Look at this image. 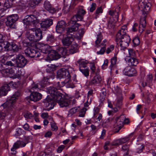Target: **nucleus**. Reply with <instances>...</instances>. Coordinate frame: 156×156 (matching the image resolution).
Instances as JSON below:
<instances>
[{
    "mask_svg": "<svg viewBox=\"0 0 156 156\" xmlns=\"http://www.w3.org/2000/svg\"><path fill=\"white\" fill-rule=\"evenodd\" d=\"M77 22V21L75 20H70L69 22H68V23H66V22L64 20H60L57 23V24L56 26V29H58L59 30V28L62 27L64 28L66 26L70 25L71 24H73V25L75 23H76Z\"/></svg>",
    "mask_w": 156,
    "mask_h": 156,
    "instance_id": "obj_9",
    "label": "nucleus"
},
{
    "mask_svg": "<svg viewBox=\"0 0 156 156\" xmlns=\"http://www.w3.org/2000/svg\"><path fill=\"white\" fill-rule=\"evenodd\" d=\"M79 110V107H76L72 108L69 111V113L71 115L74 114Z\"/></svg>",
    "mask_w": 156,
    "mask_h": 156,
    "instance_id": "obj_46",
    "label": "nucleus"
},
{
    "mask_svg": "<svg viewBox=\"0 0 156 156\" xmlns=\"http://www.w3.org/2000/svg\"><path fill=\"white\" fill-rule=\"evenodd\" d=\"M13 69H3L1 73L2 74L4 75V76H7L9 73L11 74H12L13 73H14V71L12 72H11L12 70Z\"/></svg>",
    "mask_w": 156,
    "mask_h": 156,
    "instance_id": "obj_40",
    "label": "nucleus"
},
{
    "mask_svg": "<svg viewBox=\"0 0 156 156\" xmlns=\"http://www.w3.org/2000/svg\"><path fill=\"white\" fill-rule=\"evenodd\" d=\"M57 77L59 78H64L65 80H66L70 78L71 76L69 72L67 69L62 68L58 71Z\"/></svg>",
    "mask_w": 156,
    "mask_h": 156,
    "instance_id": "obj_6",
    "label": "nucleus"
},
{
    "mask_svg": "<svg viewBox=\"0 0 156 156\" xmlns=\"http://www.w3.org/2000/svg\"><path fill=\"white\" fill-rule=\"evenodd\" d=\"M15 20H7L5 22L6 25L10 28H14L15 27Z\"/></svg>",
    "mask_w": 156,
    "mask_h": 156,
    "instance_id": "obj_35",
    "label": "nucleus"
},
{
    "mask_svg": "<svg viewBox=\"0 0 156 156\" xmlns=\"http://www.w3.org/2000/svg\"><path fill=\"white\" fill-rule=\"evenodd\" d=\"M20 95L19 92H16L11 97L8 98L5 102L1 105L0 108L4 109L5 113L3 112H0V120L4 119L6 115H13L15 109V102Z\"/></svg>",
    "mask_w": 156,
    "mask_h": 156,
    "instance_id": "obj_2",
    "label": "nucleus"
},
{
    "mask_svg": "<svg viewBox=\"0 0 156 156\" xmlns=\"http://www.w3.org/2000/svg\"><path fill=\"white\" fill-rule=\"evenodd\" d=\"M58 52L61 55V56H65L67 54V50L65 48L62 47L59 48L57 49Z\"/></svg>",
    "mask_w": 156,
    "mask_h": 156,
    "instance_id": "obj_29",
    "label": "nucleus"
},
{
    "mask_svg": "<svg viewBox=\"0 0 156 156\" xmlns=\"http://www.w3.org/2000/svg\"><path fill=\"white\" fill-rule=\"evenodd\" d=\"M44 7L45 9L52 14H53L57 11V10L55 9V8L52 6L50 2L47 1H45L44 2Z\"/></svg>",
    "mask_w": 156,
    "mask_h": 156,
    "instance_id": "obj_16",
    "label": "nucleus"
},
{
    "mask_svg": "<svg viewBox=\"0 0 156 156\" xmlns=\"http://www.w3.org/2000/svg\"><path fill=\"white\" fill-rule=\"evenodd\" d=\"M79 27L78 23H75L73 25L69 27L67 30V36L64 38L62 40V42L63 44L65 46H69L71 44L73 41V38L72 34H70V33L77 31Z\"/></svg>",
    "mask_w": 156,
    "mask_h": 156,
    "instance_id": "obj_3",
    "label": "nucleus"
},
{
    "mask_svg": "<svg viewBox=\"0 0 156 156\" xmlns=\"http://www.w3.org/2000/svg\"><path fill=\"white\" fill-rule=\"evenodd\" d=\"M12 2L11 1V2L8 0L5 1L4 3V8L7 9L12 7L13 4L12 3Z\"/></svg>",
    "mask_w": 156,
    "mask_h": 156,
    "instance_id": "obj_44",
    "label": "nucleus"
},
{
    "mask_svg": "<svg viewBox=\"0 0 156 156\" xmlns=\"http://www.w3.org/2000/svg\"><path fill=\"white\" fill-rule=\"evenodd\" d=\"M25 118L26 119H31L33 117V115L30 113H27L24 115Z\"/></svg>",
    "mask_w": 156,
    "mask_h": 156,
    "instance_id": "obj_64",
    "label": "nucleus"
},
{
    "mask_svg": "<svg viewBox=\"0 0 156 156\" xmlns=\"http://www.w3.org/2000/svg\"><path fill=\"white\" fill-rule=\"evenodd\" d=\"M23 128L26 131H30L32 130V128L30 127L28 124L26 123L23 126Z\"/></svg>",
    "mask_w": 156,
    "mask_h": 156,
    "instance_id": "obj_51",
    "label": "nucleus"
},
{
    "mask_svg": "<svg viewBox=\"0 0 156 156\" xmlns=\"http://www.w3.org/2000/svg\"><path fill=\"white\" fill-rule=\"evenodd\" d=\"M53 20H44L41 23V26L42 28H47L53 23Z\"/></svg>",
    "mask_w": 156,
    "mask_h": 156,
    "instance_id": "obj_22",
    "label": "nucleus"
},
{
    "mask_svg": "<svg viewBox=\"0 0 156 156\" xmlns=\"http://www.w3.org/2000/svg\"><path fill=\"white\" fill-rule=\"evenodd\" d=\"M54 66L51 65L47 69H46L47 73H48V75L44 78V80L47 81L48 80L51 78L53 79L54 78V76L53 74V71L54 69V68H53Z\"/></svg>",
    "mask_w": 156,
    "mask_h": 156,
    "instance_id": "obj_12",
    "label": "nucleus"
},
{
    "mask_svg": "<svg viewBox=\"0 0 156 156\" xmlns=\"http://www.w3.org/2000/svg\"><path fill=\"white\" fill-rule=\"evenodd\" d=\"M129 54V58L134 57L135 56V53L132 49H129L128 50Z\"/></svg>",
    "mask_w": 156,
    "mask_h": 156,
    "instance_id": "obj_60",
    "label": "nucleus"
},
{
    "mask_svg": "<svg viewBox=\"0 0 156 156\" xmlns=\"http://www.w3.org/2000/svg\"><path fill=\"white\" fill-rule=\"evenodd\" d=\"M26 36L27 38L30 41H33L34 42H36L37 41L35 40V36L30 34L29 31H27L26 34Z\"/></svg>",
    "mask_w": 156,
    "mask_h": 156,
    "instance_id": "obj_32",
    "label": "nucleus"
},
{
    "mask_svg": "<svg viewBox=\"0 0 156 156\" xmlns=\"http://www.w3.org/2000/svg\"><path fill=\"white\" fill-rule=\"evenodd\" d=\"M30 30L35 32V40L37 41V42L42 39V32L40 29L31 28Z\"/></svg>",
    "mask_w": 156,
    "mask_h": 156,
    "instance_id": "obj_15",
    "label": "nucleus"
},
{
    "mask_svg": "<svg viewBox=\"0 0 156 156\" xmlns=\"http://www.w3.org/2000/svg\"><path fill=\"white\" fill-rule=\"evenodd\" d=\"M119 139H116L113 141L111 143L112 146H119L120 145Z\"/></svg>",
    "mask_w": 156,
    "mask_h": 156,
    "instance_id": "obj_57",
    "label": "nucleus"
},
{
    "mask_svg": "<svg viewBox=\"0 0 156 156\" xmlns=\"http://www.w3.org/2000/svg\"><path fill=\"white\" fill-rule=\"evenodd\" d=\"M49 46L48 45H44L41 46V52L40 53L41 55H43V54H46L48 53L50 51Z\"/></svg>",
    "mask_w": 156,
    "mask_h": 156,
    "instance_id": "obj_24",
    "label": "nucleus"
},
{
    "mask_svg": "<svg viewBox=\"0 0 156 156\" xmlns=\"http://www.w3.org/2000/svg\"><path fill=\"white\" fill-rule=\"evenodd\" d=\"M129 139L128 137H125L123 138L119 139L120 145L126 143L129 140Z\"/></svg>",
    "mask_w": 156,
    "mask_h": 156,
    "instance_id": "obj_53",
    "label": "nucleus"
},
{
    "mask_svg": "<svg viewBox=\"0 0 156 156\" xmlns=\"http://www.w3.org/2000/svg\"><path fill=\"white\" fill-rule=\"evenodd\" d=\"M102 39V36L101 33L97 35V39L95 41L96 45L98 44Z\"/></svg>",
    "mask_w": 156,
    "mask_h": 156,
    "instance_id": "obj_48",
    "label": "nucleus"
},
{
    "mask_svg": "<svg viewBox=\"0 0 156 156\" xmlns=\"http://www.w3.org/2000/svg\"><path fill=\"white\" fill-rule=\"evenodd\" d=\"M86 110L87 109L86 108H83L79 112V116L82 117H84Z\"/></svg>",
    "mask_w": 156,
    "mask_h": 156,
    "instance_id": "obj_49",
    "label": "nucleus"
},
{
    "mask_svg": "<svg viewBox=\"0 0 156 156\" xmlns=\"http://www.w3.org/2000/svg\"><path fill=\"white\" fill-rule=\"evenodd\" d=\"M5 46L4 47L5 49L7 51H12V43L10 44L7 42H5Z\"/></svg>",
    "mask_w": 156,
    "mask_h": 156,
    "instance_id": "obj_39",
    "label": "nucleus"
},
{
    "mask_svg": "<svg viewBox=\"0 0 156 156\" xmlns=\"http://www.w3.org/2000/svg\"><path fill=\"white\" fill-rule=\"evenodd\" d=\"M16 60L17 66L20 68L25 66L27 62V61L25 58L20 54L16 56Z\"/></svg>",
    "mask_w": 156,
    "mask_h": 156,
    "instance_id": "obj_7",
    "label": "nucleus"
},
{
    "mask_svg": "<svg viewBox=\"0 0 156 156\" xmlns=\"http://www.w3.org/2000/svg\"><path fill=\"white\" fill-rule=\"evenodd\" d=\"M138 24L136 23H135L133 25L132 30L133 32H136L138 28Z\"/></svg>",
    "mask_w": 156,
    "mask_h": 156,
    "instance_id": "obj_58",
    "label": "nucleus"
},
{
    "mask_svg": "<svg viewBox=\"0 0 156 156\" xmlns=\"http://www.w3.org/2000/svg\"><path fill=\"white\" fill-rule=\"evenodd\" d=\"M123 74L126 76H135L136 73L135 69L130 66H127L123 70Z\"/></svg>",
    "mask_w": 156,
    "mask_h": 156,
    "instance_id": "obj_11",
    "label": "nucleus"
},
{
    "mask_svg": "<svg viewBox=\"0 0 156 156\" xmlns=\"http://www.w3.org/2000/svg\"><path fill=\"white\" fill-rule=\"evenodd\" d=\"M12 51H17L19 49L18 46L14 43H12Z\"/></svg>",
    "mask_w": 156,
    "mask_h": 156,
    "instance_id": "obj_56",
    "label": "nucleus"
},
{
    "mask_svg": "<svg viewBox=\"0 0 156 156\" xmlns=\"http://www.w3.org/2000/svg\"><path fill=\"white\" fill-rule=\"evenodd\" d=\"M13 82H11L9 84H5L0 88V96H2L6 95L8 91L10 90L9 85L12 84Z\"/></svg>",
    "mask_w": 156,
    "mask_h": 156,
    "instance_id": "obj_13",
    "label": "nucleus"
},
{
    "mask_svg": "<svg viewBox=\"0 0 156 156\" xmlns=\"http://www.w3.org/2000/svg\"><path fill=\"white\" fill-rule=\"evenodd\" d=\"M85 12V11L84 10L80 9L78 12L77 14L73 16V18L82 20L83 18V16Z\"/></svg>",
    "mask_w": 156,
    "mask_h": 156,
    "instance_id": "obj_20",
    "label": "nucleus"
},
{
    "mask_svg": "<svg viewBox=\"0 0 156 156\" xmlns=\"http://www.w3.org/2000/svg\"><path fill=\"white\" fill-rule=\"evenodd\" d=\"M24 132L23 130L21 128H18L16 130V134L17 136H20Z\"/></svg>",
    "mask_w": 156,
    "mask_h": 156,
    "instance_id": "obj_62",
    "label": "nucleus"
},
{
    "mask_svg": "<svg viewBox=\"0 0 156 156\" xmlns=\"http://www.w3.org/2000/svg\"><path fill=\"white\" fill-rule=\"evenodd\" d=\"M48 56L50 60H56L60 58L61 56L60 54L56 51H53L52 52L48 54Z\"/></svg>",
    "mask_w": 156,
    "mask_h": 156,
    "instance_id": "obj_17",
    "label": "nucleus"
},
{
    "mask_svg": "<svg viewBox=\"0 0 156 156\" xmlns=\"http://www.w3.org/2000/svg\"><path fill=\"white\" fill-rule=\"evenodd\" d=\"M41 117L43 119L48 118L50 120H52V118L51 116H48L47 113L43 112L41 114Z\"/></svg>",
    "mask_w": 156,
    "mask_h": 156,
    "instance_id": "obj_52",
    "label": "nucleus"
},
{
    "mask_svg": "<svg viewBox=\"0 0 156 156\" xmlns=\"http://www.w3.org/2000/svg\"><path fill=\"white\" fill-rule=\"evenodd\" d=\"M120 10V7H117L115 9L111 10L109 11V14L113 17L114 19H118L119 18L118 13Z\"/></svg>",
    "mask_w": 156,
    "mask_h": 156,
    "instance_id": "obj_18",
    "label": "nucleus"
},
{
    "mask_svg": "<svg viewBox=\"0 0 156 156\" xmlns=\"http://www.w3.org/2000/svg\"><path fill=\"white\" fill-rule=\"evenodd\" d=\"M133 42L135 45H138L140 43V40L138 37H135L133 40Z\"/></svg>",
    "mask_w": 156,
    "mask_h": 156,
    "instance_id": "obj_59",
    "label": "nucleus"
},
{
    "mask_svg": "<svg viewBox=\"0 0 156 156\" xmlns=\"http://www.w3.org/2000/svg\"><path fill=\"white\" fill-rule=\"evenodd\" d=\"M127 27L126 25L122 26L116 34V39H119L125 37L126 36H129L126 34Z\"/></svg>",
    "mask_w": 156,
    "mask_h": 156,
    "instance_id": "obj_10",
    "label": "nucleus"
},
{
    "mask_svg": "<svg viewBox=\"0 0 156 156\" xmlns=\"http://www.w3.org/2000/svg\"><path fill=\"white\" fill-rule=\"evenodd\" d=\"M140 9L142 12V14L140 17V20H146L150 19V16L148 15V12L151 6V4L150 3H147L141 1L139 3Z\"/></svg>",
    "mask_w": 156,
    "mask_h": 156,
    "instance_id": "obj_4",
    "label": "nucleus"
},
{
    "mask_svg": "<svg viewBox=\"0 0 156 156\" xmlns=\"http://www.w3.org/2000/svg\"><path fill=\"white\" fill-rule=\"evenodd\" d=\"M116 61L117 59L115 57H113L111 59V64L109 66V68L110 69L111 73L112 72L113 70L116 68Z\"/></svg>",
    "mask_w": 156,
    "mask_h": 156,
    "instance_id": "obj_26",
    "label": "nucleus"
},
{
    "mask_svg": "<svg viewBox=\"0 0 156 156\" xmlns=\"http://www.w3.org/2000/svg\"><path fill=\"white\" fill-rule=\"evenodd\" d=\"M51 127L53 131H56L58 129V127L55 123H52L51 124Z\"/></svg>",
    "mask_w": 156,
    "mask_h": 156,
    "instance_id": "obj_61",
    "label": "nucleus"
},
{
    "mask_svg": "<svg viewBox=\"0 0 156 156\" xmlns=\"http://www.w3.org/2000/svg\"><path fill=\"white\" fill-rule=\"evenodd\" d=\"M152 80V75H149L147 76L146 80V83L148 85H150Z\"/></svg>",
    "mask_w": 156,
    "mask_h": 156,
    "instance_id": "obj_50",
    "label": "nucleus"
},
{
    "mask_svg": "<svg viewBox=\"0 0 156 156\" xmlns=\"http://www.w3.org/2000/svg\"><path fill=\"white\" fill-rule=\"evenodd\" d=\"M77 62L79 64V68H88L87 66V64L88 63V61L85 59H79Z\"/></svg>",
    "mask_w": 156,
    "mask_h": 156,
    "instance_id": "obj_21",
    "label": "nucleus"
},
{
    "mask_svg": "<svg viewBox=\"0 0 156 156\" xmlns=\"http://www.w3.org/2000/svg\"><path fill=\"white\" fill-rule=\"evenodd\" d=\"M55 39H54L53 36L52 34H49L48 35L47 41L48 43H52L55 41Z\"/></svg>",
    "mask_w": 156,
    "mask_h": 156,
    "instance_id": "obj_42",
    "label": "nucleus"
},
{
    "mask_svg": "<svg viewBox=\"0 0 156 156\" xmlns=\"http://www.w3.org/2000/svg\"><path fill=\"white\" fill-rule=\"evenodd\" d=\"M84 34V29L82 28L79 30L78 32L75 35H73V37L78 40H80L83 37Z\"/></svg>",
    "mask_w": 156,
    "mask_h": 156,
    "instance_id": "obj_23",
    "label": "nucleus"
},
{
    "mask_svg": "<svg viewBox=\"0 0 156 156\" xmlns=\"http://www.w3.org/2000/svg\"><path fill=\"white\" fill-rule=\"evenodd\" d=\"M19 16L17 14H12L7 16V20H18Z\"/></svg>",
    "mask_w": 156,
    "mask_h": 156,
    "instance_id": "obj_45",
    "label": "nucleus"
},
{
    "mask_svg": "<svg viewBox=\"0 0 156 156\" xmlns=\"http://www.w3.org/2000/svg\"><path fill=\"white\" fill-rule=\"evenodd\" d=\"M116 92L117 93V94L119 95V98L117 99L116 105L117 106L120 107L122 105V97L121 95V90L119 89V92L116 91Z\"/></svg>",
    "mask_w": 156,
    "mask_h": 156,
    "instance_id": "obj_28",
    "label": "nucleus"
},
{
    "mask_svg": "<svg viewBox=\"0 0 156 156\" xmlns=\"http://www.w3.org/2000/svg\"><path fill=\"white\" fill-rule=\"evenodd\" d=\"M78 44L76 43H73L69 49V53L70 54H73L78 51Z\"/></svg>",
    "mask_w": 156,
    "mask_h": 156,
    "instance_id": "obj_25",
    "label": "nucleus"
},
{
    "mask_svg": "<svg viewBox=\"0 0 156 156\" xmlns=\"http://www.w3.org/2000/svg\"><path fill=\"white\" fill-rule=\"evenodd\" d=\"M14 69L16 70L15 73L17 75V77H19L23 75V74L22 72L23 69L21 68L16 66H14Z\"/></svg>",
    "mask_w": 156,
    "mask_h": 156,
    "instance_id": "obj_33",
    "label": "nucleus"
},
{
    "mask_svg": "<svg viewBox=\"0 0 156 156\" xmlns=\"http://www.w3.org/2000/svg\"><path fill=\"white\" fill-rule=\"evenodd\" d=\"M70 5L69 4L67 5H64V6L63 8V11L65 13H66L69 11Z\"/></svg>",
    "mask_w": 156,
    "mask_h": 156,
    "instance_id": "obj_47",
    "label": "nucleus"
},
{
    "mask_svg": "<svg viewBox=\"0 0 156 156\" xmlns=\"http://www.w3.org/2000/svg\"><path fill=\"white\" fill-rule=\"evenodd\" d=\"M41 98L42 95L40 93L36 92L32 93L29 97L30 100L34 102L39 100Z\"/></svg>",
    "mask_w": 156,
    "mask_h": 156,
    "instance_id": "obj_14",
    "label": "nucleus"
},
{
    "mask_svg": "<svg viewBox=\"0 0 156 156\" xmlns=\"http://www.w3.org/2000/svg\"><path fill=\"white\" fill-rule=\"evenodd\" d=\"M36 20H34L32 22H30L29 20H23V23L24 25L26 26L25 27H27L30 25L32 24L34 26V23H35Z\"/></svg>",
    "mask_w": 156,
    "mask_h": 156,
    "instance_id": "obj_41",
    "label": "nucleus"
},
{
    "mask_svg": "<svg viewBox=\"0 0 156 156\" xmlns=\"http://www.w3.org/2000/svg\"><path fill=\"white\" fill-rule=\"evenodd\" d=\"M32 49L28 48L25 50V52L27 56L30 57V55L32 54Z\"/></svg>",
    "mask_w": 156,
    "mask_h": 156,
    "instance_id": "obj_54",
    "label": "nucleus"
},
{
    "mask_svg": "<svg viewBox=\"0 0 156 156\" xmlns=\"http://www.w3.org/2000/svg\"><path fill=\"white\" fill-rule=\"evenodd\" d=\"M101 80V79L100 77L98 76H96L91 80L90 83L91 84L96 85L99 83Z\"/></svg>",
    "mask_w": 156,
    "mask_h": 156,
    "instance_id": "obj_27",
    "label": "nucleus"
},
{
    "mask_svg": "<svg viewBox=\"0 0 156 156\" xmlns=\"http://www.w3.org/2000/svg\"><path fill=\"white\" fill-rule=\"evenodd\" d=\"M52 135V132L51 131H48L45 133L44 137L46 138H50Z\"/></svg>",
    "mask_w": 156,
    "mask_h": 156,
    "instance_id": "obj_63",
    "label": "nucleus"
},
{
    "mask_svg": "<svg viewBox=\"0 0 156 156\" xmlns=\"http://www.w3.org/2000/svg\"><path fill=\"white\" fill-rule=\"evenodd\" d=\"M126 61L130 66H136L138 63L137 59L134 57L128 58H126Z\"/></svg>",
    "mask_w": 156,
    "mask_h": 156,
    "instance_id": "obj_19",
    "label": "nucleus"
},
{
    "mask_svg": "<svg viewBox=\"0 0 156 156\" xmlns=\"http://www.w3.org/2000/svg\"><path fill=\"white\" fill-rule=\"evenodd\" d=\"M27 143H25L23 141H19L16 142L14 144V146L16 148L23 147H24L26 145Z\"/></svg>",
    "mask_w": 156,
    "mask_h": 156,
    "instance_id": "obj_31",
    "label": "nucleus"
},
{
    "mask_svg": "<svg viewBox=\"0 0 156 156\" xmlns=\"http://www.w3.org/2000/svg\"><path fill=\"white\" fill-rule=\"evenodd\" d=\"M99 108L97 107L94 108V118H96L98 116V114L99 112Z\"/></svg>",
    "mask_w": 156,
    "mask_h": 156,
    "instance_id": "obj_55",
    "label": "nucleus"
},
{
    "mask_svg": "<svg viewBox=\"0 0 156 156\" xmlns=\"http://www.w3.org/2000/svg\"><path fill=\"white\" fill-rule=\"evenodd\" d=\"M115 41L118 46L120 47L121 50L124 51L129 46L131 39L129 36H127L119 39H115Z\"/></svg>",
    "mask_w": 156,
    "mask_h": 156,
    "instance_id": "obj_5",
    "label": "nucleus"
},
{
    "mask_svg": "<svg viewBox=\"0 0 156 156\" xmlns=\"http://www.w3.org/2000/svg\"><path fill=\"white\" fill-rule=\"evenodd\" d=\"M9 58V55L8 54H5L2 56H1L0 58V60L1 61L2 63H4L5 62L6 60L8 58Z\"/></svg>",
    "mask_w": 156,
    "mask_h": 156,
    "instance_id": "obj_43",
    "label": "nucleus"
},
{
    "mask_svg": "<svg viewBox=\"0 0 156 156\" xmlns=\"http://www.w3.org/2000/svg\"><path fill=\"white\" fill-rule=\"evenodd\" d=\"M79 70L81 72L83 75L87 77L89 75V69L88 68H79Z\"/></svg>",
    "mask_w": 156,
    "mask_h": 156,
    "instance_id": "obj_34",
    "label": "nucleus"
},
{
    "mask_svg": "<svg viewBox=\"0 0 156 156\" xmlns=\"http://www.w3.org/2000/svg\"><path fill=\"white\" fill-rule=\"evenodd\" d=\"M65 82L66 87L67 88H73L75 87L74 83L70 80V78L67 80H65Z\"/></svg>",
    "mask_w": 156,
    "mask_h": 156,
    "instance_id": "obj_30",
    "label": "nucleus"
},
{
    "mask_svg": "<svg viewBox=\"0 0 156 156\" xmlns=\"http://www.w3.org/2000/svg\"><path fill=\"white\" fill-rule=\"evenodd\" d=\"M41 0H32L29 3L30 6L32 7H34L37 6L40 2Z\"/></svg>",
    "mask_w": 156,
    "mask_h": 156,
    "instance_id": "obj_38",
    "label": "nucleus"
},
{
    "mask_svg": "<svg viewBox=\"0 0 156 156\" xmlns=\"http://www.w3.org/2000/svg\"><path fill=\"white\" fill-rule=\"evenodd\" d=\"M48 93L50 95H48L43 101L44 106L48 107V109L53 108L55 105L54 102H57L60 107L69 106L70 103V100L66 98L64 94L58 92L55 88L50 87Z\"/></svg>",
    "mask_w": 156,
    "mask_h": 156,
    "instance_id": "obj_1",
    "label": "nucleus"
},
{
    "mask_svg": "<svg viewBox=\"0 0 156 156\" xmlns=\"http://www.w3.org/2000/svg\"><path fill=\"white\" fill-rule=\"evenodd\" d=\"M32 54L30 55L31 58H37L41 56V54L39 51L34 49H32Z\"/></svg>",
    "mask_w": 156,
    "mask_h": 156,
    "instance_id": "obj_36",
    "label": "nucleus"
},
{
    "mask_svg": "<svg viewBox=\"0 0 156 156\" xmlns=\"http://www.w3.org/2000/svg\"><path fill=\"white\" fill-rule=\"evenodd\" d=\"M115 126H118L119 129H121L123 123L127 124L129 122V120L126 119L123 115L117 117L115 119Z\"/></svg>",
    "mask_w": 156,
    "mask_h": 156,
    "instance_id": "obj_8",
    "label": "nucleus"
},
{
    "mask_svg": "<svg viewBox=\"0 0 156 156\" xmlns=\"http://www.w3.org/2000/svg\"><path fill=\"white\" fill-rule=\"evenodd\" d=\"M106 94V90L105 89L103 88L100 93V99L101 101H104L105 98Z\"/></svg>",
    "mask_w": 156,
    "mask_h": 156,
    "instance_id": "obj_37",
    "label": "nucleus"
}]
</instances>
